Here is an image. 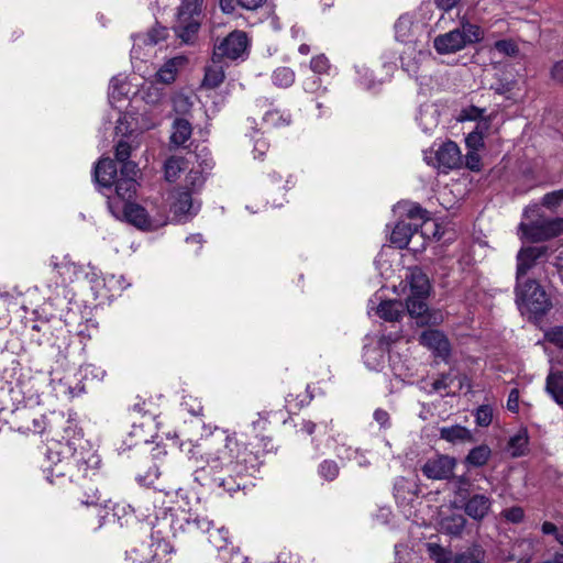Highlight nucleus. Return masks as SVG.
<instances>
[{"label":"nucleus","instance_id":"8","mask_svg":"<svg viewBox=\"0 0 563 563\" xmlns=\"http://www.w3.org/2000/svg\"><path fill=\"white\" fill-rule=\"evenodd\" d=\"M456 460L449 455H438L429 459L421 467L422 474L433 481L449 479L453 476Z\"/></svg>","mask_w":563,"mask_h":563},{"label":"nucleus","instance_id":"24","mask_svg":"<svg viewBox=\"0 0 563 563\" xmlns=\"http://www.w3.org/2000/svg\"><path fill=\"white\" fill-rule=\"evenodd\" d=\"M220 60L213 58V64L206 67L202 87L207 89H214L219 87L224 80L223 67L219 64Z\"/></svg>","mask_w":563,"mask_h":563},{"label":"nucleus","instance_id":"63","mask_svg":"<svg viewBox=\"0 0 563 563\" xmlns=\"http://www.w3.org/2000/svg\"><path fill=\"white\" fill-rule=\"evenodd\" d=\"M76 271L74 272H67L66 269H59V272H57V274L60 276L62 278V283L63 284H66L67 282H71V275L75 274Z\"/></svg>","mask_w":563,"mask_h":563},{"label":"nucleus","instance_id":"47","mask_svg":"<svg viewBox=\"0 0 563 563\" xmlns=\"http://www.w3.org/2000/svg\"><path fill=\"white\" fill-rule=\"evenodd\" d=\"M495 47L499 53L507 56H515L518 53V46L511 41H498L496 42Z\"/></svg>","mask_w":563,"mask_h":563},{"label":"nucleus","instance_id":"3","mask_svg":"<svg viewBox=\"0 0 563 563\" xmlns=\"http://www.w3.org/2000/svg\"><path fill=\"white\" fill-rule=\"evenodd\" d=\"M516 302L522 311L534 316L544 314L551 306L547 292L536 280H527L525 284L517 280Z\"/></svg>","mask_w":563,"mask_h":563},{"label":"nucleus","instance_id":"50","mask_svg":"<svg viewBox=\"0 0 563 563\" xmlns=\"http://www.w3.org/2000/svg\"><path fill=\"white\" fill-rule=\"evenodd\" d=\"M51 266L54 271L59 272V269H66L67 272L76 271V266L74 263L64 257L62 261H58L57 257L53 256L51 260Z\"/></svg>","mask_w":563,"mask_h":563},{"label":"nucleus","instance_id":"5","mask_svg":"<svg viewBox=\"0 0 563 563\" xmlns=\"http://www.w3.org/2000/svg\"><path fill=\"white\" fill-rule=\"evenodd\" d=\"M99 464L100 459L95 453L75 452L66 461L67 473H59V475H67L71 482H78L96 475Z\"/></svg>","mask_w":563,"mask_h":563},{"label":"nucleus","instance_id":"21","mask_svg":"<svg viewBox=\"0 0 563 563\" xmlns=\"http://www.w3.org/2000/svg\"><path fill=\"white\" fill-rule=\"evenodd\" d=\"M192 128L188 120L178 118L173 123L170 143L176 146L184 145L191 136Z\"/></svg>","mask_w":563,"mask_h":563},{"label":"nucleus","instance_id":"23","mask_svg":"<svg viewBox=\"0 0 563 563\" xmlns=\"http://www.w3.org/2000/svg\"><path fill=\"white\" fill-rule=\"evenodd\" d=\"M267 0H220L219 5L223 13L232 14L236 7L247 11H256L262 8Z\"/></svg>","mask_w":563,"mask_h":563},{"label":"nucleus","instance_id":"20","mask_svg":"<svg viewBox=\"0 0 563 563\" xmlns=\"http://www.w3.org/2000/svg\"><path fill=\"white\" fill-rule=\"evenodd\" d=\"M467 523L466 518L462 514H451L441 519V530L446 534L459 537L462 534Z\"/></svg>","mask_w":563,"mask_h":563},{"label":"nucleus","instance_id":"31","mask_svg":"<svg viewBox=\"0 0 563 563\" xmlns=\"http://www.w3.org/2000/svg\"><path fill=\"white\" fill-rule=\"evenodd\" d=\"M490 456V449L487 445H478L472 449L465 457V464L474 467L485 465Z\"/></svg>","mask_w":563,"mask_h":563},{"label":"nucleus","instance_id":"39","mask_svg":"<svg viewBox=\"0 0 563 563\" xmlns=\"http://www.w3.org/2000/svg\"><path fill=\"white\" fill-rule=\"evenodd\" d=\"M455 494L461 498V500L466 499L468 496H471L472 493V484L468 477L462 475L455 477Z\"/></svg>","mask_w":563,"mask_h":563},{"label":"nucleus","instance_id":"15","mask_svg":"<svg viewBox=\"0 0 563 563\" xmlns=\"http://www.w3.org/2000/svg\"><path fill=\"white\" fill-rule=\"evenodd\" d=\"M113 184L115 185V197L112 198L111 196H108V203L111 210H113L115 198L121 200L123 202V206L126 203H131V200L133 199L137 187L136 180L130 177H120Z\"/></svg>","mask_w":563,"mask_h":563},{"label":"nucleus","instance_id":"61","mask_svg":"<svg viewBox=\"0 0 563 563\" xmlns=\"http://www.w3.org/2000/svg\"><path fill=\"white\" fill-rule=\"evenodd\" d=\"M268 145L265 141L257 140L254 146V151L258 153V157L263 156L267 151Z\"/></svg>","mask_w":563,"mask_h":563},{"label":"nucleus","instance_id":"27","mask_svg":"<svg viewBox=\"0 0 563 563\" xmlns=\"http://www.w3.org/2000/svg\"><path fill=\"white\" fill-rule=\"evenodd\" d=\"M183 57H176L167 60L156 73V79L163 84H172L177 74V67L183 64Z\"/></svg>","mask_w":563,"mask_h":563},{"label":"nucleus","instance_id":"6","mask_svg":"<svg viewBox=\"0 0 563 563\" xmlns=\"http://www.w3.org/2000/svg\"><path fill=\"white\" fill-rule=\"evenodd\" d=\"M519 229L531 242H542L563 233V218L539 219L529 224L520 223Z\"/></svg>","mask_w":563,"mask_h":563},{"label":"nucleus","instance_id":"57","mask_svg":"<svg viewBox=\"0 0 563 563\" xmlns=\"http://www.w3.org/2000/svg\"><path fill=\"white\" fill-rule=\"evenodd\" d=\"M437 7L445 12L453 9L460 0H434Z\"/></svg>","mask_w":563,"mask_h":563},{"label":"nucleus","instance_id":"33","mask_svg":"<svg viewBox=\"0 0 563 563\" xmlns=\"http://www.w3.org/2000/svg\"><path fill=\"white\" fill-rule=\"evenodd\" d=\"M275 86L288 88L295 82V73L289 67H278L272 76Z\"/></svg>","mask_w":563,"mask_h":563},{"label":"nucleus","instance_id":"2","mask_svg":"<svg viewBox=\"0 0 563 563\" xmlns=\"http://www.w3.org/2000/svg\"><path fill=\"white\" fill-rule=\"evenodd\" d=\"M187 530L194 532L200 530L208 533L209 543L219 552L223 563H242L243 556L232 547L228 549L229 531L224 527L213 528L211 521L205 517L186 519Z\"/></svg>","mask_w":563,"mask_h":563},{"label":"nucleus","instance_id":"40","mask_svg":"<svg viewBox=\"0 0 563 563\" xmlns=\"http://www.w3.org/2000/svg\"><path fill=\"white\" fill-rule=\"evenodd\" d=\"M476 423L479 427H488L493 420V409L488 405H482L475 412Z\"/></svg>","mask_w":563,"mask_h":563},{"label":"nucleus","instance_id":"38","mask_svg":"<svg viewBox=\"0 0 563 563\" xmlns=\"http://www.w3.org/2000/svg\"><path fill=\"white\" fill-rule=\"evenodd\" d=\"M319 475L327 481H334L340 472L339 465L332 460H324L318 467Z\"/></svg>","mask_w":563,"mask_h":563},{"label":"nucleus","instance_id":"45","mask_svg":"<svg viewBox=\"0 0 563 563\" xmlns=\"http://www.w3.org/2000/svg\"><path fill=\"white\" fill-rule=\"evenodd\" d=\"M329 67V59L324 55L314 56L310 62L311 70L317 74L327 73Z\"/></svg>","mask_w":563,"mask_h":563},{"label":"nucleus","instance_id":"64","mask_svg":"<svg viewBox=\"0 0 563 563\" xmlns=\"http://www.w3.org/2000/svg\"><path fill=\"white\" fill-rule=\"evenodd\" d=\"M302 430H303L307 434L311 435V434L314 432V430H316V423H314V422H312V421H305V422L302 423Z\"/></svg>","mask_w":563,"mask_h":563},{"label":"nucleus","instance_id":"35","mask_svg":"<svg viewBox=\"0 0 563 563\" xmlns=\"http://www.w3.org/2000/svg\"><path fill=\"white\" fill-rule=\"evenodd\" d=\"M263 119L267 125L273 126V128L288 125L291 121L289 114H284L278 110L267 111Z\"/></svg>","mask_w":563,"mask_h":563},{"label":"nucleus","instance_id":"54","mask_svg":"<svg viewBox=\"0 0 563 563\" xmlns=\"http://www.w3.org/2000/svg\"><path fill=\"white\" fill-rule=\"evenodd\" d=\"M545 335L549 341L563 349V328H554Z\"/></svg>","mask_w":563,"mask_h":563},{"label":"nucleus","instance_id":"55","mask_svg":"<svg viewBox=\"0 0 563 563\" xmlns=\"http://www.w3.org/2000/svg\"><path fill=\"white\" fill-rule=\"evenodd\" d=\"M374 419L380 427H387L389 423V413L383 409H376L374 412Z\"/></svg>","mask_w":563,"mask_h":563},{"label":"nucleus","instance_id":"41","mask_svg":"<svg viewBox=\"0 0 563 563\" xmlns=\"http://www.w3.org/2000/svg\"><path fill=\"white\" fill-rule=\"evenodd\" d=\"M485 109L468 106L464 108L460 113V121H477L484 118Z\"/></svg>","mask_w":563,"mask_h":563},{"label":"nucleus","instance_id":"60","mask_svg":"<svg viewBox=\"0 0 563 563\" xmlns=\"http://www.w3.org/2000/svg\"><path fill=\"white\" fill-rule=\"evenodd\" d=\"M488 128H489V120L486 118H482V119L477 120L476 126L473 131H479V132H482V135H483L484 132L486 130H488Z\"/></svg>","mask_w":563,"mask_h":563},{"label":"nucleus","instance_id":"16","mask_svg":"<svg viewBox=\"0 0 563 563\" xmlns=\"http://www.w3.org/2000/svg\"><path fill=\"white\" fill-rule=\"evenodd\" d=\"M117 173L115 162L110 158H102L97 163L93 176L99 186L110 188L117 180Z\"/></svg>","mask_w":563,"mask_h":563},{"label":"nucleus","instance_id":"53","mask_svg":"<svg viewBox=\"0 0 563 563\" xmlns=\"http://www.w3.org/2000/svg\"><path fill=\"white\" fill-rule=\"evenodd\" d=\"M121 163H122L121 177H130V178L135 179V177L137 175L136 164L131 161H125V162H121Z\"/></svg>","mask_w":563,"mask_h":563},{"label":"nucleus","instance_id":"11","mask_svg":"<svg viewBox=\"0 0 563 563\" xmlns=\"http://www.w3.org/2000/svg\"><path fill=\"white\" fill-rule=\"evenodd\" d=\"M420 223H409L406 221H399L391 234H390V243L394 244L398 249H410L412 251H417L416 246H410L411 243L416 239H421L422 235L419 234Z\"/></svg>","mask_w":563,"mask_h":563},{"label":"nucleus","instance_id":"26","mask_svg":"<svg viewBox=\"0 0 563 563\" xmlns=\"http://www.w3.org/2000/svg\"><path fill=\"white\" fill-rule=\"evenodd\" d=\"M427 553L434 563H454L455 555L453 552L435 542L426 544Z\"/></svg>","mask_w":563,"mask_h":563},{"label":"nucleus","instance_id":"25","mask_svg":"<svg viewBox=\"0 0 563 563\" xmlns=\"http://www.w3.org/2000/svg\"><path fill=\"white\" fill-rule=\"evenodd\" d=\"M203 0H183L178 8L179 21L200 20Z\"/></svg>","mask_w":563,"mask_h":563},{"label":"nucleus","instance_id":"1","mask_svg":"<svg viewBox=\"0 0 563 563\" xmlns=\"http://www.w3.org/2000/svg\"><path fill=\"white\" fill-rule=\"evenodd\" d=\"M405 282L409 287L406 298V309L410 317L420 319L421 323L428 322V298L431 284L427 274L420 267H411L406 274Z\"/></svg>","mask_w":563,"mask_h":563},{"label":"nucleus","instance_id":"56","mask_svg":"<svg viewBox=\"0 0 563 563\" xmlns=\"http://www.w3.org/2000/svg\"><path fill=\"white\" fill-rule=\"evenodd\" d=\"M518 399H519V393L517 389H512L508 396V401H507V408L512 411V412H517L518 411Z\"/></svg>","mask_w":563,"mask_h":563},{"label":"nucleus","instance_id":"52","mask_svg":"<svg viewBox=\"0 0 563 563\" xmlns=\"http://www.w3.org/2000/svg\"><path fill=\"white\" fill-rule=\"evenodd\" d=\"M187 183L191 185L192 189L200 188L205 183V177L199 170H190L187 175Z\"/></svg>","mask_w":563,"mask_h":563},{"label":"nucleus","instance_id":"17","mask_svg":"<svg viewBox=\"0 0 563 563\" xmlns=\"http://www.w3.org/2000/svg\"><path fill=\"white\" fill-rule=\"evenodd\" d=\"M440 438L452 444H460L474 441L472 432L460 424L442 427L440 429Z\"/></svg>","mask_w":563,"mask_h":563},{"label":"nucleus","instance_id":"43","mask_svg":"<svg viewBox=\"0 0 563 563\" xmlns=\"http://www.w3.org/2000/svg\"><path fill=\"white\" fill-rule=\"evenodd\" d=\"M563 202V188L544 195L542 205L549 209H555Z\"/></svg>","mask_w":563,"mask_h":563},{"label":"nucleus","instance_id":"29","mask_svg":"<svg viewBox=\"0 0 563 563\" xmlns=\"http://www.w3.org/2000/svg\"><path fill=\"white\" fill-rule=\"evenodd\" d=\"M460 32L465 37V44L477 43L483 38V32L476 24L471 23L465 16L460 21Z\"/></svg>","mask_w":563,"mask_h":563},{"label":"nucleus","instance_id":"12","mask_svg":"<svg viewBox=\"0 0 563 563\" xmlns=\"http://www.w3.org/2000/svg\"><path fill=\"white\" fill-rule=\"evenodd\" d=\"M548 246L522 247L517 254V280H520L539 260L548 254Z\"/></svg>","mask_w":563,"mask_h":563},{"label":"nucleus","instance_id":"46","mask_svg":"<svg viewBox=\"0 0 563 563\" xmlns=\"http://www.w3.org/2000/svg\"><path fill=\"white\" fill-rule=\"evenodd\" d=\"M454 563H483V562H482L479 552L475 553V551H465L463 553L455 555Z\"/></svg>","mask_w":563,"mask_h":563},{"label":"nucleus","instance_id":"37","mask_svg":"<svg viewBox=\"0 0 563 563\" xmlns=\"http://www.w3.org/2000/svg\"><path fill=\"white\" fill-rule=\"evenodd\" d=\"M528 445V437L526 433H518L510 438L508 446L512 456H520L525 453Z\"/></svg>","mask_w":563,"mask_h":563},{"label":"nucleus","instance_id":"32","mask_svg":"<svg viewBox=\"0 0 563 563\" xmlns=\"http://www.w3.org/2000/svg\"><path fill=\"white\" fill-rule=\"evenodd\" d=\"M185 159L179 156H172L165 163V178L174 181L178 178L181 170L185 169Z\"/></svg>","mask_w":563,"mask_h":563},{"label":"nucleus","instance_id":"59","mask_svg":"<svg viewBox=\"0 0 563 563\" xmlns=\"http://www.w3.org/2000/svg\"><path fill=\"white\" fill-rule=\"evenodd\" d=\"M541 530L544 534H559L556 526L550 521H544L542 523Z\"/></svg>","mask_w":563,"mask_h":563},{"label":"nucleus","instance_id":"62","mask_svg":"<svg viewBox=\"0 0 563 563\" xmlns=\"http://www.w3.org/2000/svg\"><path fill=\"white\" fill-rule=\"evenodd\" d=\"M98 490L95 489L92 495H89L87 499H82L81 503L85 505H97L99 501Z\"/></svg>","mask_w":563,"mask_h":563},{"label":"nucleus","instance_id":"44","mask_svg":"<svg viewBox=\"0 0 563 563\" xmlns=\"http://www.w3.org/2000/svg\"><path fill=\"white\" fill-rule=\"evenodd\" d=\"M501 516L511 523H520L525 518V511L519 506H514L501 511Z\"/></svg>","mask_w":563,"mask_h":563},{"label":"nucleus","instance_id":"18","mask_svg":"<svg viewBox=\"0 0 563 563\" xmlns=\"http://www.w3.org/2000/svg\"><path fill=\"white\" fill-rule=\"evenodd\" d=\"M396 40L401 43L411 41L415 35V16L411 13L401 14L395 23Z\"/></svg>","mask_w":563,"mask_h":563},{"label":"nucleus","instance_id":"13","mask_svg":"<svg viewBox=\"0 0 563 563\" xmlns=\"http://www.w3.org/2000/svg\"><path fill=\"white\" fill-rule=\"evenodd\" d=\"M464 512L475 521H482L490 511L493 501L485 494H474L463 500Z\"/></svg>","mask_w":563,"mask_h":563},{"label":"nucleus","instance_id":"36","mask_svg":"<svg viewBox=\"0 0 563 563\" xmlns=\"http://www.w3.org/2000/svg\"><path fill=\"white\" fill-rule=\"evenodd\" d=\"M173 109L177 114L186 115L192 108V101L190 97L184 93H175L173 99Z\"/></svg>","mask_w":563,"mask_h":563},{"label":"nucleus","instance_id":"22","mask_svg":"<svg viewBox=\"0 0 563 563\" xmlns=\"http://www.w3.org/2000/svg\"><path fill=\"white\" fill-rule=\"evenodd\" d=\"M200 27V20H186V21H179L176 20V23L174 25V30L176 35L184 42V43H191L198 33Z\"/></svg>","mask_w":563,"mask_h":563},{"label":"nucleus","instance_id":"30","mask_svg":"<svg viewBox=\"0 0 563 563\" xmlns=\"http://www.w3.org/2000/svg\"><path fill=\"white\" fill-rule=\"evenodd\" d=\"M167 33L168 32L166 27L159 25L154 26L144 34H137L135 36V42L154 46L158 44L161 41H164L167 37Z\"/></svg>","mask_w":563,"mask_h":563},{"label":"nucleus","instance_id":"28","mask_svg":"<svg viewBox=\"0 0 563 563\" xmlns=\"http://www.w3.org/2000/svg\"><path fill=\"white\" fill-rule=\"evenodd\" d=\"M126 219L139 228L147 225V213L145 209L135 203H126L123 206Z\"/></svg>","mask_w":563,"mask_h":563},{"label":"nucleus","instance_id":"7","mask_svg":"<svg viewBox=\"0 0 563 563\" xmlns=\"http://www.w3.org/2000/svg\"><path fill=\"white\" fill-rule=\"evenodd\" d=\"M426 159L444 173L461 167L463 162L460 147L453 141H446L437 150L426 154Z\"/></svg>","mask_w":563,"mask_h":563},{"label":"nucleus","instance_id":"34","mask_svg":"<svg viewBox=\"0 0 563 563\" xmlns=\"http://www.w3.org/2000/svg\"><path fill=\"white\" fill-rule=\"evenodd\" d=\"M547 390L563 407V376L550 375L547 379Z\"/></svg>","mask_w":563,"mask_h":563},{"label":"nucleus","instance_id":"14","mask_svg":"<svg viewBox=\"0 0 563 563\" xmlns=\"http://www.w3.org/2000/svg\"><path fill=\"white\" fill-rule=\"evenodd\" d=\"M433 46L439 54H453L466 46L465 37L461 34L460 29L456 27L450 32L435 36Z\"/></svg>","mask_w":563,"mask_h":563},{"label":"nucleus","instance_id":"10","mask_svg":"<svg viewBox=\"0 0 563 563\" xmlns=\"http://www.w3.org/2000/svg\"><path fill=\"white\" fill-rule=\"evenodd\" d=\"M191 195L192 192L185 188L175 189L170 194V212L179 221L183 220V218L196 214L198 210Z\"/></svg>","mask_w":563,"mask_h":563},{"label":"nucleus","instance_id":"19","mask_svg":"<svg viewBox=\"0 0 563 563\" xmlns=\"http://www.w3.org/2000/svg\"><path fill=\"white\" fill-rule=\"evenodd\" d=\"M404 313V303L399 300H384L376 308V314L385 321H398Z\"/></svg>","mask_w":563,"mask_h":563},{"label":"nucleus","instance_id":"4","mask_svg":"<svg viewBox=\"0 0 563 563\" xmlns=\"http://www.w3.org/2000/svg\"><path fill=\"white\" fill-rule=\"evenodd\" d=\"M249 37L244 31L235 30L228 36L214 44L213 58L221 60L223 58L238 59L247 55Z\"/></svg>","mask_w":563,"mask_h":563},{"label":"nucleus","instance_id":"48","mask_svg":"<svg viewBox=\"0 0 563 563\" xmlns=\"http://www.w3.org/2000/svg\"><path fill=\"white\" fill-rule=\"evenodd\" d=\"M115 159L118 162H125L129 161V157L131 155V145L125 141H119V143L115 146Z\"/></svg>","mask_w":563,"mask_h":563},{"label":"nucleus","instance_id":"49","mask_svg":"<svg viewBox=\"0 0 563 563\" xmlns=\"http://www.w3.org/2000/svg\"><path fill=\"white\" fill-rule=\"evenodd\" d=\"M466 145L468 146L470 151H477L479 147H482L484 145L482 132H470L466 137Z\"/></svg>","mask_w":563,"mask_h":563},{"label":"nucleus","instance_id":"9","mask_svg":"<svg viewBox=\"0 0 563 563\" xmlns=\"http://www.w3.org/2000/svg\"><path fill=\"white\" fill-rule=\"evenodd\" d=\"M419 343L433 351L437 357L446 361L451 353V344L445 334L435 329L424 330L419 336Z\"/></svg>","mask_w":563,"mask_h":563},{"label":"nucleus","instance_id":"58","mask_svg":"<svg viewBox=\"0 0 563 563\" xmlns=\"http://www.w3.org/2000/svg\"><path fill=\"white\" fill-rule=\"evenodd\" d=\"M551 75L554 80L563 84V62H558L553 66Z\"/></svg>","mask_w":563,"mask_h":563},{"label":"nucleus","instance_id":"51","mask_svg":"<svg viewBox=\"0 0 563 563\" xmlns=\"http://www.w3.org/2000/svg\"><path fill=\"white\" fill-rule=\"evenodd\" d=\"M465 165L471 170L477 172L481 169V157L476 151H468L465 155Z\"/></svg>","mask_w":563,"mask_h":563},{"label":"nucleus","instance_id":"42","mask_svg":"<svg viewBox=\"0 0 563 563\" xmlns=\"http://www.w3.org/2000/svg\"><path fill=\"white\" fill-rule=\"evenodd\" d=\"M407 217L420 221V225L429 220V212L417 203H410L407 209Z\"/></svg>","mask_w":563,"mask_h":563}]
</instances>
